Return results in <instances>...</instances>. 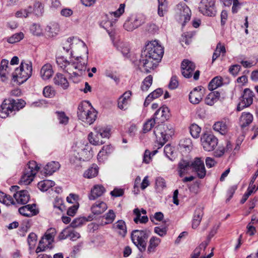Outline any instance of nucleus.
Masks as SVG:
<instances>
[{
	"instance_id": "23",
	"label": "nucleus",
	"mask_w": 258,
	"mask_h": 258,
	"mask_svg": "<svg viewBox=\"0 0 258 258\" xmlns=\"http://www.w3.org/2000/svg\"><path fill=\"white\" fill-rule=\"evenodd\" d=\"M112 228L122 237H124L126 234V227L125 223L122 220H118L112 225Z\"/></svg>"
},
{
	"instance_id": "35",
	"label": "nucleus",
	"mask_w": 258,
	"mask_h": 258,
	"mask_svg": "<svg viewBox=\"0 0 258 258\" xmlns=\"http://www.w3.org/2000/svg\"><path fill=\"white\" fill-rule=\"evenodd\" d=\"M54 185L55 182L52 180H44L38 182V187L41 191H45Z\"/></svg>"
},
{
	"instance_id": "46",
	"label": "nucleus",
	"mask_w": 258,
	"mask_h": 258,
	"mask_svg": "<svg viewBox=\"0 0 258 258\" xmlns=\"http://www.w3.org/2000/svg\"><path fill=\"white\" fill-rule=\"evenodd\" d=\"M1 196L2 199V201H1L4 204L7 206H9L15 204L13 199L11 196L6 195L4 192H2Z\"/></svg>"
},
{
	"instance_id": "45",
	"label": "nucleus",
	"mask_w": 258,
	"mask_h": 258,
	"mask_svg": "<svg viewBox=\"0 0 258 258\" xmlns=\"http://www.w3.org/2000/svg\"><path fill=\"white\" fill-rule=\"evenodd\" d=\"M106 220L104 222L105 224H108L112 223L115 218V215L113 211L112 210H109V211L103 216V217Z\"/></svg>"
},
{
	"instance_id": "49",
	"label": "nucleus",
	"mask_w": 258,
	"mask_h": 258,
	"mask_svg": "<svg viewBox=\"0 0 258 258\" xmlns=\"http://www.w3.org/2000/svg\"><path fill=\"white\" fill-rule=\"evenodd\" d=\"M154 231L159 236L163 237L167 234V228L164 226H156L154 227Z\"/></svg>"
},
{
	"instance_id": "18",
	"label": "nucleus",
	"mask_w": 258,
	"mask_h": 258,
	"mask_svg": "<svg viewBox=\"0 0 258 258\" xmlns=\"http://www.w3.org/2000/svg\"><path fill=\"white\" fill-rule=\"evenodd\" d=\"M19 213L25 217H30L35 216L38 213L35 209V204H29L19 209Z\"/></svg>"
},
{
	"instance_id": "32",
	"label": "nucleus",
	"mask_w": 258,
	"mask_h": 258,
	"mask_svg": "<svg viewBox=\"0 0 258 258\" xmlns=\"http://www.w3.org/2000/svg\"><path fill=\"white\" fill-rule=\"evenodd\" d=\"M191 167L189 162L185 160H181L178 164V171L179 175L182 177L184 174L187 172L189 168Z\"/></svg>"
},
{
	"instance_id": "4",
	"label": "nucleus",
	"mask_w": 258,
	"mask_h": 258,
	"mask_svg": "<svg viewBox=\"0 0 258 258\" xmlns=\"http://www.w3.org/2000/svg\"><path fill=\"white\" fill-rule=\"evenodd\" d=\"M32 74V64L30 61L23 60L19 67L12 74L13 80L21 84L26 82Z\"/></svg>"
},
{
	"instance_id": "62",
	"label": "nucleus",
	"mask_w": 258,
	"mask_h": 258,
	"mask_svg": "<svg viewBox=\"0 0 258 258\" xmlns=\"http://www.w3.org/2000/svg\"><path fill=\"white\" fill-rule=\"evenodd\" d=\"M43 94L46 97H50L53 95V91L50 87L46 86L43 89Z\"/></svg>"
},
{
	"instance_id": "34",
	"label": "nucleus",
	"mask_w": 258,
	"mask_h": 258,
	"mask_svg": "<svg viewBox=\"0 0 258 258\" xmlns=\"http://www.w3.org/2000/svg\"><path fill=\"white\" fill-rule=\"evenodd\" d=\"M223 79L220 76H217L213 78L209 83L208 88L210 90L213 91L222 85Z\"/></svg>"
},
{
	"instance_id": "50",
	"label": "nucleus",
	"mask_w": 258,
	"mask_h": 258,
	"mask_svg": "<svg viewBox=\"0 0 258 258\" xmlns=\"http://www.w3.org/2000/svg\"><path fill=\"white\" fill-rule=\"evenodd\" d=\"M34 12L36 15L41 16L43 12V7L42 4L39 2H37L34 5Z\"/></svg>"
},
{
	"instance_id": "64",
	"label": "nucleus",
	"mask_w": 258,
	"mask_h": 258,
	"mask_svg": "<svg viewBox=\"0 0 258 258\" xmlns=\"http://www.w3.org/2000/svg\"><path fill=\"white\" fill-rule=\"evenodd\" d=\"M163 93V90L160 88H158L150 93L149 95L151 96V97L154 99L160 96Z\"/></svg>"
},
{
	"instance_id": "54",
	"label": "nucleus",
	"mask_w": 258,
	"mask_h": 258,
	"mask_svg": "<svg viewBox=\"0 0 258 258\" xmlns=\"http://www.w3.org/2000/svg\"><path fill=\"white\" fill-rule=\"evenodd\" d=\"M255 188V185H253V187L251 186V188L250 187H248V188L247 189L246 192L244 194V195L242 197V198L241 199L240 201V203L241 204H244L248 197L251 195V194L253 192V189Z\"/></svg>"
},
{
	"instance_id": "38",
	"label": "nucleus",
	"mask_w": 258,
	"mask_h": 258,
	"mask_svg": "<svg viewBox=\"0 0 258 258\" xmlns=\"http://www.w3.org/2000/svg\"><path fill=\"white\" fill-rule=\"evenodd\" d=\"M98 172V168L96 165L89 168L84 173V176L88 178H91L95 177Z\"/></svg>"
},
{
	"instance_id": "27",
	"label": "nucleus",
	"mask_w": 258,
	"mask_h": 258,
	"mask_svg": "<svg viewBox=\"0 0 258 258\" xmlns=\"http://www.w3.org/2000/svg\"><path fill=\"white\" fill-rule=\"evenodd\" d=\"M107 209L106 203L103 202H97L91 207V211L94 215H100Z\"/></svg>"
},
{
	"instance_id": "21",
	"label": "nucleus",
	"mask_w": 258,
	"mask_h": 258,
	"mask_svg": "<svg viewBox=\"0 0 258 258\" xmlns=\"http://www.w3.org/2000/svg\"><path fill=\"white\" fill-rule=\"evenodd\" d=\"M105 191V188L101 185H95L91 189L88 196L90 200H95L101 197Z\"/></svg>"
},
{
	"instance_id": "15",
	"label": "nucleus",
	"mask_w": 258,
	"mask_h": 258,
	"mask_svg": "<svg viewBox=\"0 0 258 258\" xmlns=\"http://www.w3.org/2000/svg\"><path fill=\"white\" fill-rule=\"evenodd\" d=\"M177 13L179 14L181 20L183 19V22L182 24L183 27L187 22L189 21L191 11L185 4H179L177 6Z\"/></svg>"
},
{
	"instance_id": "2",
	"label": "nucleus",
	"mask_w": 258,
	"mask_h": 258,
	"mask_svg": "<svg viewBox=\"0 0 258 258\" xmlns=\"http://www.w3.org/2000/svg\"><path fill=\"white\" fill-rule=\"evenodd\" d=\"M164 48L157 40L148 42L142 52L139 60L140 65L142 66L145 71L150 73L156 68L158 63L163 57Z\"/></svg>"
},
{
	"instance_id": "63",
	"label": "nucleus",
	"mask_w": 258,
	"mask_h": 258,
	"mask_svg": "<svg viewBox=\"0 0 258 258\" xmlns=\"http://www.w3.org/2000/svg\"><path fill=\"white\" fill-rule=\"evenodd\" d=\"M78 205H74L70 207L67 211V214L70 216H74L78 209Z\"/></svg>"
},
{
	"instance_id": "60",
	"label": "nucleus",
	"mask_w": 258,
	"mask_h": 258,
	"mask_svg": "<svg viewBox=\"0 0 258 258\" xmlns=\"http://www.w3.org/2000/svg\"><path fill=\"white\" fill-rule=\"evenodd\" d=\"M214 94L209 93L205 99V102L209 105H213L217 101L214 97Z\"/></svg>"
},
{
	"instance_id": "51",
	"label": "nucleus",
	"mask_w": 258,
	"mask_h": 258,
	"mask_svg": "<svg viewBox=\"0 0 258 258\" xmlns=\"http://www.w3.org/2000/svg\"><path fill=\"white\" fill-rule=\"evenodd\" d=\"M192 35L191 33L186 34V33H183L181 35V37L180 39V42L181 45L183 46V43L186 45H188L191 42V38Z\"/></svg>"
},
{
	"instance_id": "29",
	"label": "nucleus",
	"mask_w": 258,
	"mask_h": 258,
	"mask_svg": "<svg viewBox=\"0 0 258 258\" xmlns=\"http://www.w3.org/2000/svg\"><path fill=\"white\" fill-rule=\"evenodd\" d=\"M60 167L58 162L51 161L48 163L43 168V172L46 175H51Z\"/></svg>"
},
{
	"instance_id": "47",
	"label": "nucleus",
	"mask_w": 258,
	"mask_h": 258,
	"mask_svg": "<svg viewBox=\"0 0 258 258\" xmlns=\"http://www.w3.org/2000/svg\"><path fill=\"white\" fill-rule=\"evenodd\" d=\"M57 119L60 124H67L69 121V117L66 115V113L62 111H56Z\"/></svg>"
},
{
	"instance_id": "61",
	"label": "nucleus",
	"mask_w": 258,
	"mask_h": 258,
	"mask_svg": "<svg viewBox=\"0 0 258 258\" xmlns=\"http://www.w3.org/2000/svg\"><path fill=\"white\" fill-rule=\"evenodd\" d=\"M164 152L165 155L169 158L170 156L173 154V149L170 144H167L164 147Z\"/></svg>"
},
{
	"instance_id": "13",
	"label": "nucleus",
	"mask_w": 258,
	"mask_h": 258,
	"mask_svg": "<svg viewBox=\"0 0 258 258\" xmlns=\"http://www.w3.org/2000/svg\"><path fill=\"white\" fill-rule=\"evenodd\" d=\"M254 96V93L251 90L248 88L245 89L240 98V101L237 105V110L240 111L250 106L252 104Z\"/></svg>"
},
{
	"instance_id": "11",
	"label": "nucleus",
	"mask_w": 258,
	"mask_h": 258,
	"mask_svg": "<svg viewBox=\"0 0 258 258\" xmlns=\"http://www.w3.org/2000/svg\"><path fill=\"white\" fill-rule=\"evenodd\" d=\"M202 145L204 150L206 151H212L217 147L218 140L213 135L205 133L201 138Z\"/></svg>"
},
{
	"instance_id": "9",
	"label": "nucleus",
	"mask_w": 258,
	"mask_h": 258,
	"mask_svg": "<svg viewBox=\"0 0 258 258\" xmlns=\"http://www.w3.org/2000/svg\"><path fill=\"white\" fill-rule=\"evenodd\" d=\"M87 55L86 59H83L81 56H77L76 58V60L71 62V64L70 65L71 66L72 73V75H70L71 76L76 77L83 75L87 68Z\"/></svg>"
},
{
	"instance_id": "58",
	"label": "nucleus",
	"mask_w": 258,
	"mask_h": 258,
	"mask_svg": "<svg viewBox=\"0 0 258 258\" xmlns=\"http://www.w3.org/2000/svg\"><path fill=\"white\" fill-rule=\"evenodd\" d=\"M125 4H121L119 8L115 12H112L114 16L117 18L119 17L124 12Z\"/></svg>"
},
{
	"instance_id": "26",
	"label": "nucleus",
	"mask_w": 258,
	"mask_h": 258,
	"mask_svg": "<svg viewBox=\"0 0 258 258\" xmlns=\"http://www.w3.org/2000/svg\"><path fill=\"white\" fill-rule=\"evenodd\" d=\"M54 83L55 85H58L64 89H66L69 87V84L63 75L60 73H57L54 79Z\"/></svg>"
},
{
	"instance_id": "10",
	"label": "nucleus",
	"mask_w": 258,
	"mask_h": 258,
	"mask_svg": "<svg viewBox=\"0 0 258 258\" xmlns=\"http://www.w3.org/2000/svg\"><path fill=\"white\" fill-rule=\"evenodd\" d=\"M15 105V100L13 99H5L1 105L0 117L5 118L10 115H14L18 107Z\"/></svg>"
},
{
	"instance_id": "12",
	"label": "nucleus",
	"mask_w": 258,
	"mask_h": 258,
	"mask_svg": "<svg viewBox=\"0 0 258 258\" xmlns=\"http://www.w3.org/2000/svg\"><path fill=\"white\" fill-rule=\"evenodd\" d=\"M215 0H201L199 4V11L204 15L214 16L216 14Z\"/></svg>"
},
{
	"instance_id": "44",
	"label": "nucleus",
	"mask_w": 258,
	"mask_h": 258,
	"mask_svg": "<svg viewBox=\"0 0 258 258\" xmlns=\"http://www.w3.org/2000/svg\"><path fill=\"white\" fill-rule=\"evenodd\" d=\"M67 233V236H68L72 240L75 241L80 237V233L75 230H70L66 229L63 230L62 234Z\"/></svg>"
},
{
	"instance_id": "59",
	"label": "nucleus",
	"mask_w": 258,
	"mask_h": 258,
	"mask_svg": "<svg viewBox=\"0 0 258 258\" xmlns=\"http://www.w3.org/2000/svg\"><path fill=\"white\" fill-rule=\"evenodd\" d=\"M178 86V81L176 76H173L170 80L169 84V88L171 89H174Z\"/></svg>"
},
{
	"instance_id": "42",
	"label": "nucleus",
	"mask_w": 258,
	"mask_h": 258,
	"mask_svg": "<svg viewBox=\"0 0 258 258\" xmlns=\"http://www.w3.org/2000/svg\"><path fill=\"white\" fill-rule=\"evenodd\" d=\"M153 78L151 75H149L145 78L142 82L141 89L143 91H147L152 84Z\"/></svg>"
},
{
	"instance_id": "14",
	"label": "nucleus",
	"mask_w": 258,
	"mask_h": 258,
	"mask_svg": "<svg viewBox=\"0 0 258 258\" xmlns=\"http://www.w3.org/2000/svg\"><path fill=\"white\" fill-rule=\"evenodd\" d=\"M192 170L197 173V176L201 179L204 178L206 174L204 161L200 158H195L190 164Z\"/></svg>"
},
{
	"instance_id": "41",
	"label": "nucleus",
	"mask_w": 258,
	"mask_h": 258,
	"mask_svg": "<svg viewBox=\"0 0 258 258\" xmlns=\"http://www.w3.org/2000/svg\"><path fill=\"white\" fill-rule=\"evenodd\" d=\"M37 239V236L35 233L31 232L29 234L27 238V242L30 250L33 249L35 247Z\"/></svg>"
},
{
	"instance_id": "16",
	"label": "nucleus",
	"mask_w": 258,
	"mask_h": 258,
	"mask_svg": "<svg viewBox=\"0 0 258 258\" xmlns=\"http://www.w3.org/2000/svg\"><path fill=\"white\" fill-rule=\"evenodd\" d=\"M195 68V64L187 59L183 60L181 64V73L186 78H190L192 77Z\"/></svg>"
},
{
	"instance_id": "31",
	"label": "nucleus",
	"mask_w": 258,
	"mask_h": 258,
	"mask_svg": "<svg viewBox=\"0 0 258 258\" xmlns=\"http://www.w3.org/2000/svg\"><path fill=\"white\" fill-rule=\"evenodd\" d=\"M161 242V239L156 236H152L149 240L147 252L149 253L154 252Z\"/></svg>"
},
{
	"instance_id": "55",
	"label": "nucleus",
	"mask_w": 258,
	"mask_h": 258,
	"mask_svg": "<svg viewBox=\"0 0 258 258\" xmlns=\"http://www.w3.org/2000/svg\"><path fill=\"white\" fill-rule=\"evenodd\" d=\"M82 158L78 153H75L70 158V161L74 164L78 165L80 163Z\"/></svg>"
},
{
	"instance_id": "43",
	"label": "nucleus",
	"mask_w": 258,
	"mask_h": 258,
	"mask_svg": "<svg viewBox=\"0 0 258 258\" xmlns=\"http://www.w3.org/2000/svg\"><path fill=\"white\" fill-rule=\"evenodd\" d=\"M201 131V127L196 124H192L190 126V134L195 139L199 137Z\"/></svg>"
},
{
	"instance_id": "28",
	"label": "nucleus",
	"mask_w": 258,
	"mask_h": 258,
	"mask_svg": "<svg viewBox=\"0 0 258 258\" xmlns=\"http://www.w3.org/2000/svg\"><path fill=\"white\" fill-rule=\"evenodd\" d=\"M56 61L57 65L60 68L68 73L70 75H72L71 68L70 66L71 64V62L68 61L63 56L57 57L56 58Z\"/></svg>"
},
{
	"instance_id": "24",
	"label": "nucleus",
	"mask_w": 258,
	"mask_h": 258,
	"mask_svg": "<svg viewBox=\"0 0 258 258\" xmlns=\"http://www.w3.org/2000/svg\"><path fill=\"white\" fill-rule=\"evenodd\" d=\"M53 74L52 66L49 63H46L42 66L40 71V76L43 80L49 79Z\"/></svg>"
},
{
	"instance_id": "25",
	"label": "nucleus",
	"mask_w": 258,
	"mask_h": 258,
	"mask_svg": "<svg viewBox=\"0 0 258 258\" xmlns=\"http://www.w3.org/2000/svg\"><path fill=\"white\" fill-rule=\"evenodd\" d=\"M203 215L204 212L202 208H198L196 209L192 222V228L196 229L200 225Z\"/></svg>"
},
{
	"instance_id": "57",
	"label": "nucleus",
	"mask_w": 258,
	"mask_h": 258,
	"mask_svg": "<svg viewBox=\"0 0 258 258\" xmlns=\"http://www.w3.org/2000/svg\"><path fill=\"white\" fill-rule=\"evenodd\" d=\"M241 69V66L238 64H234L231 66L229 69V71L232 75L236 76Z\"/></svg>"
},
{
	"instance_id": "37",
	"label": "nucleus",
	"mask_w": 258,
	"mask_h": 258,
	"mask_svg": "<svg viewBox=\"0 0 258 258\" xmlns=\"http://www.w3.org/2000/svg\"><path fill=\"white\" fill-rule=\"evenodd\" d=\"M24 33H14L5 39L8 43L13 44L19 42L24 38Z\"/></svg>"
},
{
	"instance_id": "30",
	"label": "nucleus",
	"mask_w": 258,
	"mask_h": 258,
	"mask_svg": "<svg viewBox=\"0 0 258 258\" xmlns=\"http://www.w3.org/2000/svg\"><path fill=\"white\" fill-rule=\"evenodd\" d=\"M56 234L54 229H50L45 233L44 237L41 239H44V243H45L47 248H50L49 246L53 242L54 238Z\"/></svg>"
},
{
	"instance_id": "39",
	"label": "nucleus",
	"mask_w": 258,
	"mask_h": 258,
	"mask_svg": "<svg viewBox=\"0 0 258 258\" xmlns=\"http://www.w3.org/2000/svg\"><path fill=\"white\" fill-rule=\"evenodd\" d=\"M156 124L158 125L157 122L154 119L153 117L150 119H148L144 123L143 128L144 133H145L150 131Z\"/></svg>"
},
{
	"instance_id": "52",
	"label": "nucleus",
	"mask_w": 258,
	"mask_h": 258,
	"mask_svg": "<svg viewBox=\"0 0 258 258\" xmlns=\"http://www.w3.org/2000/svg\"><path fill=\"white\" fill-rule=\"evenodd\" d=\"M53 207L54 208L58 209L61 212H62L64 209V206L63 204L62 200L59 198H55L53 203Z\"/></svg>"
},
{
	"instance_id": "8",
	"label": "nucleus",
	"mask_w": 258,
	"mask_h": 258,
	"mask_svg": "<svg viewBox=\"0 0 258 258\" xmlns=\"http://www.w3.org/2000/svg\"><path fill=\"white\" fill-rule=\"evenodd\" d=\"M63 48L67 52L74 49L75 51L80 49L81 51L88 54V50L86 44L81 39L76 37H69L63 43Z\"/></svg>"
},
{
	"instance_id": "40",
	"label": "nucleus",
	"mask_w": 258,
	"mask_h": 258,
	"mask_svg": "<svg viewBox=\"0 0 258 258\" xmlns=\"http://www.w3.org/2000/svg\"><path fill=\"white\" fill-rule=\"evenodd\" d=\"M115 23L109 20H103L100 23V26L103 28L107 32H112L113 30V25Z\"/></svg>"
},
{
	"instance_id": "6",
	"label": "nucleus",
	"mask_w": 258,
	"mask_h": 258,
	"mask_svg": "<svg viewBox=\"0 0 258 258\" xmlns=\"http://www.w3.org/2000/svg\"><path fill=\"white\" fill-rule=\"evenodd\" d=\"M110 128L107 126H98L94 128V132L90 133L88 135L89 142L94 145H100L105 142L103 138H109Z\"/></svg>"
},
{
	"instance_id": "17",
	"label": "nucleus",
	"mask_w": 258,
	"mask_h": 258,
	"mask_svg": "<svg viewBox=\"0 0 258 258\" xmlns=\"http://www.w3.org/2000/svg\"><path fill=\"white\" fill-rule=\"evenodd\" d=\"M201 87H196L189 95V100L193 104H199L203 99V94Z\"/></svg>"
},
{
	"instance_id": "48",
	"label": "nucleus",
	"mask_w": 258,
	"mask_h": 258,
	"mask_svg": "<svg viewBox=\"0 0 258 258\" xmlns=\"http://www.w3.org/2000/svg\"><path fill=\"white\" fill-rule=\"evenodd\" d=\"M87 221L84 217H79L75 219L71 223V226L73 228H77L81 226Z\"/></svg>"
},
{
	"instance_id": "5",
	"label": "nucleus",
	"mask_w": 258,
	"mask_h": 258,
	"mask_svg": "<svg viewBox=\"0 0 258 258\" xmlns=\"http://www.w3.org/2000/svg\"><path fill=\"white\" fill-rule=\"evenodd\" d=\"M150 234L151 231L148 229L133 231L131 234L132 241L141 252L146 250L147 241Z\"/></svg>"
},
{
	"instance_id": "20",
	"label": "nucleus",
	"mask_w": 258,
	"mask_h": 258,
	"mask_svg": "<svg viewBox=\"0 0 258 258\" xmlns=\"http://www.w3.org/2000/svg\"><path fill=\"white\" fill-rule=\"evenodd\" d=\"M132 92L127 91L125 92L118 100V107L121 110H125L127 109L128 101L131 99Z\"/></svg>"
},
{
	"instance_id": "53",
	"label": "nucleus",
	"mask_w": 258,
	"mask_h": 258,
	"mask_svg": "<svg viewBox=\"0 0 258 258\" xmlns=\"http://www.w3.org/2000/svg\"><path fill=\"white\" fill-rule=\"evenodd\" d=\"M155 185L157 188L161 190L166 186L165 179L161 177H158L156 179Z\"/></svg>"
},
{
	"instance_id": "33",
	"label": "nucleus",
	"mask_w": 258,
	"mask_h": 258,
	"mask_svg": "<svg viewBox=\"0 0 258 258\" xmlns=\"http://www.w3.org/2000/svg\"><path fill=\"white\" fill-rule=\"evenodd\" d=\"M213 129L222 135H225L228 132V126L226 122L219 121L214 124Z\"/></svg>"
},
{
	"instance_id": "56",
	"label": "nucleus",
	"mask_w": 258,
	"mask_h": 258,
	"mask_svg": "<svg viewBox=\"0 0 258 258\" xmlns=\"http://www.w3.org/2000/svg\"><path fill=\"white\" fill-rule=\"evenodd\" d=\"M113 151V148L110 145L104 146L102 150L99 152V155L103 156L104 153L106 154H110Z\"/></svg>"
},
{
	"instance_id": "19",
	"label": "nucleus",
	"mask_w": 258,
	"mask_h": 258,
	"mask_svg": "<svg viewBox=\"0 0 258 258\" xmlns=\"http://www.w3.org/2000/svg\"><path fill=\"white\" fill-rule=\"evenodd\" d=\"M13 196L17 203L19 204H26L30 200V195L26 190L17 191L16 193L14 194Z\"/></svg>"
},
{
	"instance_id": "22",
	"label": "nucleus",
	"mask_w": 258,
	"mask_h": 258,
	"mask_svg": "<svg viewBox=\"0 0 258 258\" xmlns=\"http://www.w3.org/2000/svg\"><path fill=\"white\" fill-rule=\"evenodd\" d=\"M253 117L249 112H242L239 119V124L242 128L248 126L252 121Z\"/></svg>"
},
{
	"instance_id": "7",
	"label": "nucleus",
	"mask_w": 258,
	"mask_h": 258,
	"mask_svg": "<svg viewBox=\"0 0 258 258\" xmlns=\"http://www.w3.org/2000/svg\"><path fill=\"white\" fill-rule=\"evenodd\" d=\"M39 169V167L35 161L29 162L19 182V184L25 185L29 184L33 181Z\"/></svg>"
},
{
	"instance_id": "1",
	"label": "nucleus",
	"mask_w": 258,
	"mask_h": 258,
	"mask_svg": "<svg viewBox=\"0 0 258 258\" xmlns=\"http://www.w3.org/2000/svg\"><path fill=\"white\" fill-rule=\"evenodd\" d=\"M169 116V109L166 106L160 107L153 116L158 123V125H156L154 129V134L156 137V144L158 145V149L161 148L174 135V129L172 125L162 123L167 120Z\"/></svg>"
},
{
	"instance_id": "36",
	"label": "nucleus",
	"mask_w": 258,
	"mask_h": 258,
	"mask_svg": "<svg viewBox=\"0 0 258 258\" xmlns=\"http://www.w3.org/2000/svg\"><path fill=\"white\" fill-rule=\"evenodd\" d=\"M158 14L160 17L164 16V13L167 11V2L166 0H158Z\"/></svg>"
},
{
	"instance_id": "3",
	"label": "nucleus",
	"mask_w": 258,
	"mask_h": 258,
	"mask_svg": "<svg viewBox=\"0 0 258 258\" xmlns=\"http://www.w3.org/2000/svg\"><path fill=\"white\" fill-rule=\"evenodd\" d=\"M77 114L79 119L88 124H92L97 118V112L88 101L79 105Z\"/></svg>"
}]
</instances>
